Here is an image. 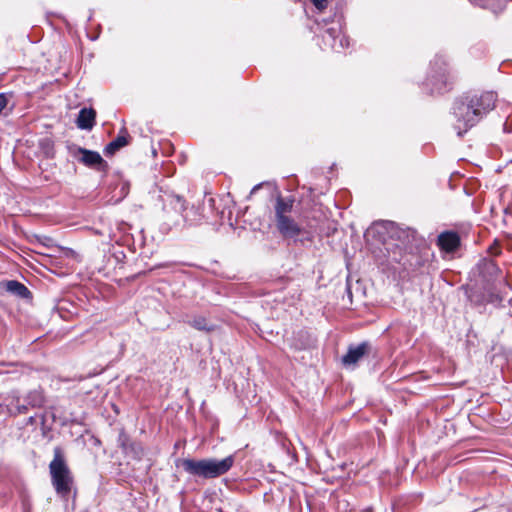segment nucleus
Here are the masks:
<instances>
[{"instance_id":"nucleus-4","label":"nucleus","mask_w":512,"mask_h":512,"mask_svg":"<svg viewBox=\"0 0 512 512\" xmlns=\"http://www.w3.org/2000/svg\"><path fill=\"white\" fill-rule=\"evenodd\" d=\"M450 80L445 61L440 57H436L430 62V69L424 82L425 87L431 94L442 93L450 86Z\"/></svg>"},{"instance_id":"nucleus-18","label":"nucleus","mask_w":512,"mask_h":512,"mask_svg":"<svg viewBox=\"0 0 512 512\" xmlns=\"http://www.w3.org/2000/svg\"><path fill=\"white\" fill-rule=\"evenodd\" d=\"M458 128H459L458 135H462L461 128L460 127H458Z\"/></svg>"},{"instance_id":"nucleus-8","label":"nucleus","mask_w":512,"mask_h":512,"mask_svg":"<svg viewBox=\"0 0 512 512\" xmlns=\"http://www.w3.org/2000/svg\"><path fill=\"white\" fill-rule=\"evenodd\" d=\"M369 345L362 343L356 347H350L346 355L343 356L342 362L344 365H355L360 359H362L369 352Z\"/></svg>"},{"instance_id":"nucleus-10","label":"nucleus","mask_w":512,"mask_h":512,"mask_svg":"<svg viewBox=\"0 0 512 512\" xmlns=\"http://www.w3.org/2000/svg\"><path fill=\"white\" fill-rule=\"evenodd\" d=\"M131 140L130 135L128 134L126 129H122L120 134L116 137L115 140L110 142L105 148L106 155H114L119 149L125 147L129 144Z\"/></svg>"},{"instance_id":"nucleus-1","label":"nucleus","mask_w":512,"mask_h":512,"mask_svg":"<svg viewBox=\"0 0 512 512\" xmlns=\"http://www.w3.org/2000/svg\"><path fill=\"white\" fill-rule=\"evenodd\" d=\"M52 485L58 495L67 498L74 483L73 475L61 447L54 448V458L49 464Z\"/></svg>"},{"instance_id":"nucleus-13","label":"nucleus","mask_w":512,"mask_h":512,"mask_svg":"<svg viewBox=\"0 0 512 512\" xmlns=\"http://www.w3.org/2000/svg\"><path fill=\"white\" fill-rule=\"evenodd\" d=\"M191 325L197 329V330H204V331H212L213 330V327H209L208 324H207V321L205 318L203 317H198V318H195L192 322H191Z\"/></svg>"},{"instance_id":"nucleus-15","label":"nucleus","mask_w":512,"mask_h":512,"mask_svg":"<svg viewBox=\"0 0 512 512\" xmlns=\"http://www.w3.org/2000/svg\"><path fill=\"white\" fill-rule=\"evenodd\" d=\"M317 8L323 9L326 7L327 0H312Z\"/></svg>"},{"instance_id":"nucleus-7","label":"nucleus","mask_w":512,"mask_h":512,"mask_svg":"<svg viewBox=\"0 0 512 512\" xmlns=\"http://www.w3.org/2000/svg\"><path fill=\"white\" fill-rule=\"evenodd\" d=\"M437 244L441 250L451 253L460 246V237L456 232L446 231L438 236Z\"/></svg>"},{"instance_id":"nucleus-5","label":"nucleus","mask_w":512,"mask_h":512,"mask_svg":"<svg viewBox=\"0 0 512 512\" xmlns=\"http://www.w3.org/2000/svg\"><path fill=\"white\" fill-rule=\"evenodd\" d=\"M454 115L458 121L464 123V131L467 127L473 126L476 122V117L481 115V109L475 105L474 99H471L468 103L464 101H457L454 105Z\"/></svg>"},{"instance_id":"nucleus-3","label":"nucleus","mask_w":512,"mask_h":512,"mask_svg":"<svg viewBox=\"0 0 512 512\" xmlns=\"http://www.w3.org/2000/svg\"><path fill=\"white\" fill-rule=\"evenodd\" d=\"M294 199L278 195L274 204L275 225L283 238H294L301 234L300 225L291 217Z\"/></svg>"},{"instance_id":"nucleus-19","label":"nucleus","mask_w":512,"mask_h":512,"mask_svg":"<svg viewBox=\"0 0 512 512\" xmlns=\"http://www.w3.org/2000/svg\"><path fill=\"white\" fill-rule=\"evenodd\" d=\"M365 512H372L370 509L365 510Z\"/></svg>"},{"instance_id":"nucleus-6","label":"nucleus","mask_w":512,"mask_h":512,"mask_svg":"<svg viewBox=\"0 0 512 512\" xmlns=\"http://www.w3.org/2000/svg\"><path fill=\"white\" fill-rule=\"evenodd\" d=\"M75 156L80 162L88 167L101 171H104L107 168V163L98 152L79 147L75 153Z\"/></svg>"},{"instance_id":"nucleus-16","label":"nucleus","mask_w":512,"mask_h":512,"mask_svg":"<svg viewBox=\"0 0 512 512\" xmlns=\"http://www.w3.org/2000/svg\"><path fill=\"white\" fill-rule=\"evenodd\" d=\"M175 199L177 200V202H179L181 204L182 210H185L186 209L185 201L180 196H176Z\"/></svg>"},{"instance_id":"nucleus-12","label":"nucleus","mask_w":512,"mask_h":512,"mask_svg":"<svg viewBox=\"0 0 512 512\" xmlns=\"http://www.w3.org/2000/svg\"><path fill=\"white\" fill-rule=\"evenodd\" d=\"M474 103L481 109V114L491 110L494 106V94L484 93L480 97H474Z\"/></svg>"},{"instance_id":"nucleus-17","label":"nucleus","mask_w":512,"mask_h":512,"mask_svg":"<svg viewBox=\"0 0 512 512\" xmlns=\"http://www.w3.org/2000/svg\"><path fill=\"white\" fill-rule=\"evenodd\" d=\"M26 410V407L23 406L21 409L19 408V412H24Z\"/></svg>"},{"instance_id":"nucleus-11","label":"nucleus","mask_w":512,"mask_h":512,"mask_svg":"<svg viewBox=\"0 0 512 512\" xmlns=\"http://www.w3.org/2000/svg\"><path fill=\"white\" fill-rule=\"evenodd\" d=\"M6 291L15 294L21 298H27L30 295V291L28 288L22 283L16 280H10L3 283Z\"/></svg>"},{"instance_id":"nucleus-9","label":"nucleus","mask_w":512,"mask_h":512,"mask_svg":"<svg viewBox=\"0 0 512 512\" xmlns=\"http://www.w3.org/2000/svg\"><path fill=\"white\" fill-rule=\"evenodd\" d=\"M96 111L93 108H83L80 110L76 120L78 128L91 130L95 124Z\"/></svg>"},{"instance_id":"nucleus-14","label":"nucleus","mask_w":512,"mask_h":512,"mask_svg":"<svg viewBox=\"0 0 512 512\" xmlns=\"http://www.w3.org/2000/svg\"><path fill=\"white\" fill-rule=\"evenodd\" d=\"M8 104V97L4 94H0V113L6 108Z\"/></svg>"},{"instance_id":"nucleus-2","label":"nucleus","mask_w":512,"mask_h":512,"mask_svg":"<svg viewBox=\"0 0 512 512\" xmlns=\"http://www.w3.org/2000/svg\"><path fill=\"white\" fill-rule=\"evenodd\" d=\"M234 463L232 456L222 460L216 459H182L181 467L189 474L203 478H215L225 474Z\"/></svg>"}]
</instances>
